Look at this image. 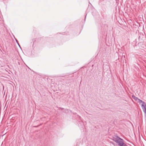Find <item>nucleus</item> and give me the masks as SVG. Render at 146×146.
Listing matches in <instances>:
<instances>
[{
    "instance_id": "7ed1b4c3",
    "label": "nucleus",
    "mask_w": 146,
    "mask_h": 146,
    "mask_svg": "<svg viewBox=\"0 0 146 146\" xmlns=\"http://www.w3.org/2000/svg\"><path fill=\"white\" fill-rule=\"evenodd\" d=\"M141 107L143 112L146 115V104H145V106L144 105V106H142Z\"/></svg>"
},
{
    "instance_id": "0eeeda50",
    "label": "nucleus",
    "mask_w": 146,
    "mask_h": 146,
    "mask_svg": "<svg viewBox=\"0 0 146 146\" xmlns=\"http://www.w3.org/2000/svg\"><path fill=\"white\" fill-rule=\"evenodd\" d=\"M61 110H63V108H61Z\"/></svg>"
},
{
    "instance_id": "423d86ee",
    "label": "nucleus",
    "mask_w": 146,
    "mask_h": 146,
    "mask_svg": "<svg viewBox=\"0 0 146 146\" xmlns=\"http://www.w3.org/2000/svg\"><path fill=\"white\" fill-rule=\"evenodd\" d=\"M16 40V42H17V44H18V45L19 46V43H18V42H17V40Z\"/></svg>"
},
{
    "instance_id": "39448f33",
    "label": "nucleus",
    "mask_w": 146,
    "mask_h": 146,
    "mask_svg": "<svg viewBox=\"0 0 146 146\" xmlns=\"http://www.w3.org/2000/svg\"><path fill=\"white\" fill-rule=\"evenodd\" d=\"M120 146H127V145L125 143H124L123 145H121Z\"/></svg>"
},
{
    "instance_id": "20e7f679",
    "label": "nucleus",
    "mask_w": 146,
    "mask_h": 146,
    "mask_svg": "<svg viewBox=\"0 0 146 146\" xmlns=\"http://www.w3.org/2000/svg\"><path fill=\"white\" fill-rule=\"evenodd\" d=\"M132 98L136 101H138L139 100V98H138L137 97H135L134 96H132Z\"/></svg>"
},
{
    "instance_id": "f03ea898",
    "label": "nucleus",
    "mask_w": 146,
    "mask_h": 146,
    "mask_svg": "<svg viewBox=\"0 0 146 146\" xmlns=\"http://www.w3.org/2000/svg\"><path fill=\"white\" fill-rule=\"evenodd\" d=\"M137 102L139 103V104L142 103L141 104V106H144V105L145 106V104L144 102L142 100H140L139 99L138 101H137Z\"/></svg>"
},
{
    "instance_id": "f257e3e1",
    "label": "nucleus",
    "mask_w": 146,
    "mask_h": 146,
    "mask_svg": "<svg viewBox=\"0 0 146 146\" xmlns=\"http://www.w3.org/2000/svg\"><path fill=\"white\" fill-rule=\"evenodd\" d=\"M113 140L119 146H120L124 143L123 140L118 136H115L113 137Z\"/></svg>"
}]
</instances>
